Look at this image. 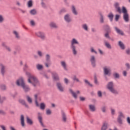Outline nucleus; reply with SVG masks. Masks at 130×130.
<instances>
[{
    "label": "nucleus",
    "mask_w": 130,
    "mask_h": 130,
    "mask_svg": "<svg viewBox=\"0 0 130 130\" xmlns=\"http://www.w3.org/2000/svg\"><path fill=\"white\" fill-rule=\"evenodd\" d=\"M16 84L19 87H22L23 91L25 93H27V92H30V91L31 90V88H30V87L25 84V82L24 81V78H23V77H21L17 79L16 82Z\"/></svg>",
    "instance_id": "nucleus-1"
},
{
    "label": "nucleus",
    "mask_w": 130,
    "mask_h": 130,
    "mask_svg": "<svg viewBox=\"0 0 130 130\" xmlns=\"http://www.w3.org/2000/svg\"><path fill=\"white\" fill-rule=\"evenodd\" d=\"M25 74L28 78V82L31 84L34 87H36L37 86H40V82H39V81L36 77L31 75V74L28 72H26Z\"/></svg>",
    "instance_id": "nucleus-2"
},
{
    "label": "nucleus",
    "mask_w": 130,
    "mask_h": 130,
    "mask_svg": "<svg viewBox=\"0 0 130 130\" xmlns=\"http://www.w3.org/2000/svg\"><path fill=\"white\" fill-rule=\"evenodd\" d=\"M106 88L113 95H118L119 92L114 88V83L113 81L109 82L106 86Z\"/></svg>",
    "instance_id": "nucleus-3"
},
{
    "label": "nucleus",
    "mask_w": 130,
    "mask_h": 130,
    "mask_svg": "<svg viewBox=\"0 0 130 130\" xmlns=\"http://www.w3.org/2000/svg\"><path fill=\"white\" fill-rule=\"evenodd\" d=\"M75 44H79V43L77 39L73 38L71 42L70 48L74 55L78 54V51L77 50V47L75 45Z\"/></svg>",
    "instance_id": "nucleus-4"
},
{
    "label": "nucleus",
    "mask_w": 130,
    "mask_h": 130,
    "mask_svg": "<svg viewBox=\"0 0 130 130\" xmlns=\"http://www.w3.org/2000/svg\"><path fill=\"white\" fill-rule=\"evenodd\" d=\"M122 13H123V19L125 21V22H128L129 21V18L128 16V13H127V10H126V8L124 7V6H123L122 7Z\"/></svg>",
    "instance_id": "nucleus-5"
},
{
    "label": "nucleus",
    "mask_w": 130,
    "mask_h": 130,
    "mask_svg": "<svg viewBox=\"0 0 130 130\" xmlns=\"http://www.w3.org/2000/svg\"><path fill=\"white\" fill-rule=\"evenodd\" d=\"M45 66L46 68H49L50 66H51V57L49 54H46L45 55Z\"/></svg>",
    "instance_id": "nucleus-6"
},
{
    "label": "nucleus",
    "mask_w": 130,
    "mask_h": 130,
    "mask_svg": "<svg viewBox=\"0 0 130 130\" xmlns=\"http://www.w3.org/2000/svg\"><path fill=\"white\" fill-rule=\"evenodd\" d=\"M122 118H124V115H123V113L121 111L118 112L117 121L119 124H122Z\"/></svg>",
    "instance_id": "nucleus-7"
},
{
    "label": "nucleus",
    "mask_w": 130,
    "mask_h": 130,
    "mask_svg": "<svg viewBox=\"0 0 130 130\" xmlns=\"http://www.w3.org/2000/svg\"><path fill=\"white\" fill-rule=\"evenodd\" d=\"M104 76H111V69L110 67L106 66L103 68Z\"/></svg>",
    "instance_id": "nucleus-8"
},
{
    "label": "nucleus",
    "mask_w": 130,
    "mask_h": 130,
    "mask_svg": "<svg viewBox=\"0 0 130 130\" xmlns=\"http://www.w3.org/2000/svg\"><path fill=\"white\" fill-rule=\"evenodd\" d=\"M56 87L59 91V92H64V88L63 87V86H62V83L60 82H56L55 83Z\"/></svg>",
    "instance_id": "nucleus-9"
},
{
    "label": "nucleus",
    "mask_w": 130,
    "mask_h": 130,
    "mask_svg": "<svg viewBox=\"0 0 130 130\" xmlns=\"http://www.w3.org/2000/svg\"><path fill=\"white\" fill-rule=\"evenodd\" d=\"M37 36L39 37L41 40H45L46 39V36H45V33L42 31H38L36 34Z\"/></svg>",
    "instance_id": "nucleus-10"
},
{
    "label": "nucleus",
    "mask_w": 130,
    "mask_h": 130,
    "mask_svg": "<svg viewBox=\"0 0 130 130\" xmlns=\"http://www.w3.org/2000/svg\"><path fill=\"white\" fill-rule=\"evenodd\" d=\"M38 120L42 127H45L44 123H43V118L40 112L38 113Z\"/></svg>",
    "instance_id": "nucleus-11"
},
{
    "label": "nucleus",
    "mask_w": 130,
    "mask_h": 130,
    "mask_svg": "<svg viewBox=\"0 0 130 130\" xmlns=\"http://www.w3.org/2000/svg\"><path fill=\"white\" fill-rule=\"evenodd\" d=\"M89 60L90 61V63L91 64V67L92 68H96V58L95 57V56L91 55L90 56Z\"/></svg>",
    "instance_id": "nucleus-12"
},
{
    "label": "nucleus",
    "mask_w": 130,
    "mask_h": 130,
    "mask_svg": "<svg viewBox=\"0 0 130 130\" xmlns=\"http://www.w3.org/2000/svg\"><path fill=\"white\" fill-rule=\"evenodd\" d=\"M52 77L54 82H60L59 76H58V74L56 72L52 73Z\"/></svg>",
    "instance_id": "nucleus-13"
},
{
    "label": "nucleus",
    "mask_w": 130,
    "mask_h": 130,
    "mask_svg": "<svg viewBox=\"0 0 130 130\" xmlns=\"http://www.w3.org/2000/svg\"><path fill=\"white\" fill-rule=\"evenodd\" d=\"M69 92L70 93H71V94L72 95V96H73V98H74V99H77L78 96L77 95V94H80V93H81V92H80L79 90H77L76 93L74 91V90H73V89H72V88L69 89Z\"/></svg>",
    "instance_id": "nucleus-14"
},
{
    "label": "nucleus",
    "mask_w": 130,
    "mask_h": 130,
    "mask_svg": "<svg viewBox=\"0 0 130 130\" xmlns=\"http://www.w3.org/2000/svg\"><path fill=\"white\" fill-rule=\"evenodd\" d=\"M71 12L74 16H78L79 15V13L77 10V7L74 5L71 6Z\"/></svg>",
    "instance_id": "nucleus-15"
},
{
    "label": "nucleus",
    "mask_w": 130,
    "mask_h": 130,
    "mask_svg": "<svg viewBox=\"0 0 130 130\" xmlns=\"http://www.w3.org/2000/svg\"><path fill=\"white\" fill-rule=\"evenodd\" d=\"M114 7L116 10V11L119 13V14H121V9H120V7H119V3L118 2L115 3L114 5Z\"/></svg>",
    "instance_id": "nucleus-16"
},
{
    "label": "nucleus",
    "mask_w": 130,
    "mask_h": 130,
    "mask_svg": "<svg viewBox=\"0 0 130 130\" xmlns=\"http://www.w3.org/2000/svg\"><path fill=\"white\" fill-rule=\"evenodd\" d=\"M1 74L2 76H5L6 74V66L2 63L0 64Z\"/></svg>",
    "instance_id": "nucleus-17"
},
{
    "label": "nucleus",
    "mask_w": 130,
    "mask_h": 130,
    "mask_svg": "<svg viewBox=\"0 0 130 130\" xmlns=\"http://www.w3.org/2000/svg\"><path fill=\"white\" fill-rule=\"evenodd\" d=\"M64 20L67 23H71L72 22V18H71V16L69 14H67L64 16Z\"/></svg>",
    "instance_id": "nucleus-18"
},
{
    "label": "nucleus",
    "mask_w": 130,
    "mask_h": 130,
    "mask_svg": "<svg viewBox=\"0 0 130 130\" xmlns=\"http://www.w3.org/2000/svg\"><path fill=\"white\" fill-rule=\"evenodd\" d=\"M12 33L14 35L15 39H17V40L21 39V36H20V34L17 30H13Z\"/></svg>",
    "instance_id": "nucleus-19"
},
{
    "label": "nucleus",
    "mask_w": 130,
    "mask_h": 130,
    "mask_svg": "<svg viewBox=\"0 0 130 130\" xmlns=\"http://www.w3.org/2000/svg\"><path fill=\"white\" fill-rule=\"evenodd\" d=\"M61 66L63 68L64 71H66L68 72L69 69H68V66L67 65V63L64 61H61L60 62Z\"/></svg>",
    "instance_id": "nucleus-20"
},
{
    "label": "nucleus",
    "mask_w": 130,
    "mask_h": 130,
    "mask_svg": "<svg viewBox=\"0 0 130 130\" xmlns=\"http://www.w3.org/2000/svg\"><path fill=\"white\" fill-rule=\"evenodd\" d=\"M118 45L122 50H124V49H125V45H124V44H123L121 41H119L118 42Z\"/></svg>",
    "instance_id": "nucleus-21"
},
{
    "label": "nucleus",
    "mask_w": 130,
    "mask_h": 130,
    "mask_svg": "<svg viewBox=\"0 0 130 130\" xmlns=\"http://www.w3.org/2000/svg\"><path fill=\"white\" fill-rule=\"evenodd\" d=\"M62 120L63 122H67V114L63 110L61 111Z\"/></svg>",
    "instance_id": "nucleus-22"
},
{
    "label": "nucleus",
    "mask_w": 130,
    "mask_h": 130,
    "mask_svg": "<svg viewBox=\"0 0 130 130\" xmlns=\"http://www.w3.org/2000/svg\"><path fill=\"white\" fill-rule=\"evenodd\" d=\"M103 28L105 31V32H111V28L110 26L107 24L104 25L103 26Z\"/></svg>",
    "instance_id": "nucleus-23"
},
{
    "label": "nucleus",
    "mask_w": 130,
    "mask_h": 130,
    "mask_svg": "<svg viewBox=\"0 0 130 130\" xmlns=\"http://www.w3.org/2000/svg\"><path fill=\"white\" fill-rule=\"evenodd\" d=\"M114 29L116 32L117 33V34H119V35H121L122 36H123V35H124V33H123V31L119 29L118 28H117V27L115 26Z\"/></svg>",
    "instance_id": "nucleus-24"
},
{
    "label": "nucleus",
    "mask_w": 130,
    "mask_h": 130,
    "mask_svg": "<svg viewBox=\"0 0 130 130\" xmlns=\"http://www.w3.org/2000/svg\"><path fill=\"white\" fill-rule=\"evenodd\" d=\"M99 15L100 16V23L104 24V21L105 20V18L104 17V16H103V14H102V13H100Z\"/></svg>",
    "instance_id": "nucleus-25"
},
{
    "label": "nucleus",
    "mask_w": 130,
    "mask_h": 130,
    "mask_svg": "<svg viewBox=\"0 0 130 130\" xmlns=\"http://www.w3.org/2000/svg\"><path fill=\"white\" fill-rule=\"evenodd\" d=\"M109 124L108 122H104L101 130H106L107 128H108Z\"/></svg>",
    "instance_id": "nucleus-26"
},
{
    "label": "nucleus",
    "mask_w": 130,
    "mask_h": 130,
    "mask_svg": "<svg viewBox=\"0 0 130 130\" xmlns=\"http://www.w3.org/2000/svg\"><path fill=\"white\" fill-rule=\"evenodd\" d=\"M49 26L51 28H54V29H57L58 28V26L56 25V23L53 21L50 23Z\"/></svg>",
    "instance_id": "nucleus-27"
},
{
    "label": "nucleus",
    "mask_w": 130,
    "mask_h": 130,
    "mask_svg": "<svg viewBox=\"0 0 130 130\" xmlns=\"http://www.w3.org/2000/svg\"><path fill=\"white\" fill-rule=\"evenodd\" d=\"M104 43L105 46L108 49H111L112 48L111 45H110V43L107 42V41H104Z\"/></svg>",
    "instance_id": "nucleus-28"
},
{
    "label": "nucleus",
    "mask_w": 130,
    "mask_h": 130,
    "mask_svg": "<svg viewBox=\"0 0 130 130\" xmlns=\"http://www.w3.org/2000/svg\"><path fill=\"white\" fill-rule=\"evenodd\" d=\"M19 102L20 103V104H22V105L25 106L26 108H29V106L27 104L26 101H25L24 100L20 99L19 100Z\"/></svg>",
    "instance_id": "nucleus-29"
},
{
    "label": "nucleus",
    "mask_w": 130,
    "mask_h": 130,
    "mask_svg": "<svg viewBox=\"0 0 130 130\" xmlns=\"http://www.w3.org/2000/svg\"><path fill=\"white\" fill-rule=\"evenodd\" d=\"M89 109L91 112H95L96 111V107L94 105H89Z\"/></svg>",
    "instance_id": "nucleus-30"
},
{
    "label": "nucleus",
    "mask_w": 130,
    "mask_h": 130,
    "mask_svg": "<svg viewBox=\"0 0 130 130\" xmlns=\"http://www.w3.org/2000/svg\"><path fill=\"white\" fill-rule=\"evenodd\" d=\"M20 121L21 126L24 127L25 126V119L24 117V115H21L20 118Z\"/></svg>",
    "instance_id": "nucleus-31"
},
{
    "label": "nucleus",
    "mask_w": 130,
    "mask_h": 130,
    "mask_svg": "<svg viewBox=\"0 0 130 130\" xmlns=\"http://www.w3.org/2000/svg\"><path fill=\"white\" fill-rule=\"evenodd\" d=\"M113 77L114 79H119L120 78V75L117 72L113 73Z\"/></svg>",
    "instance_id": "nucleus-32"
},
{
    "label": "nucleus",
    "mask_w": 130,
    "mask_h": 130,
    "mask_svg": "<svg viewBox=\"0 0 130 130\" xmlns=\"http://www.w3.org/2000/svg\"><path fill=\"white\" fill-rule=\"evenodd\" d=\"M72 80L74 81V82H76L77 83H81V81H80V79L77 77V75H73Z\"/></svg>",
    "instance_id": "nucleus-33"
},
{
    "label": "nucleus",
    "mask_w": 130,
    "mask_h": 130,
    "mask_svg": "<svg viewBox=\"0 0 130 130\" xmlns=\"http://www.w3.org/2000/svg\"><path fill=\"white\" fill-rule=\"evenodd\" d=\"M29 13L32 16H35V15L37 14V10H36V9H31L30 10Z\"/></svg>",
    "instance_id": "nucleus-34"
},
{
    "label": "nucleus",
    "mask_w": 130,
    "mask_h": 130,
    "mask_svg": "<svg viewBox=\"0 0 130 130\" xmlns=\"http://www.w3.org/2000/svg\"><path fill=\"white\" fill-rule=\"evenodd\" d=\"M26 121L27 123H28V124H29V125H33V121L32 120V119H30L29 117H26Z\"/></svg>",
    "instance_id": "nucleus-35"
},
{
    "label": "nucleus",
    "mask_w": 130,
    "mask_h": 130,
    "mask_svg": "<svg viewBox=\"0 0 130 130\" xmlns=\"http://www.w3.org/2000/svg\"><path fill=\"white\" fill-rule=\"evenodd\" d=\"M68 12V10L66 8H62L58 12L59 15H62V14H64V13H67Z\"/></svg>",
    "instance_id": "nucleus-36"
},
{
    "label": "nucleus",
    "mask_w": 130,
    "mask_h": 130,
    "mask_svg": "<svg viewBox=\"0 0 130 130\" xmlns=\"http://www.w3.org/2000/svg\"><path fill=\"white\" fill-rule=\"evenodd\" d=\"M94 83L96 86H99V82H98V80L97 79V76L96 74L94 75Z\"/></svg>",
    "instance_id": "nucleus-37"
},
{
    "label": "nucleus",
    "mask_w": 130,
    "mask_h": 130,
    "mask_svg": "<svg viewBox=\"0 0 130 130\" xmlns=\"http://www.w3.org/2000/svg\"><path fill=\"white\" fill-rule=\"evenodd\" d=\"M113 17H114V15L112 13H110L108 15V17L110 19V22H112V21H113Z\"/></svg>",
    "instance_id": "nucleus-38"
},
{
    "label": "nucleus",
    "mask_w": 130,
    "mask_h": 130,
    "mask_svg": "<svg viewBox=\"0 0 130 130\" xmlns=\"http://www.w3.org/2000/svg\"><path fill=\"white\" fill-rule=\"evenodd\" d=\"M82 28L85 31H88L89 30V27H88V25H87V24H82Z\"/></svg>",
    "instance_id": "nucleus-39"
},
{
    "label": "nucleus",
    "mask_w": 130,
    "mask_h": 130,
    "mask_svg": "<svg viewBox=\"0 0 130 130\" xmlns=\"http://www.w3.org/2000/svg\"><path fill=\"white\" fill-rule=\"evenodd\" d=\"M26 100L29 104H32V103L33 102V101L32 100V98L30 97L29 95H26Z\"/></svg>",
    "instance_id": "nucleus-40"
},
{
    "label": "nucleus",
    "mask_w": 130,
    "mask_h": 130,
    "mask_svg": "<svg viewBox=\"0 0 130 130\" xmlns=\"http://www.w3.org/2000/svg\"><path fill=\"white\" fill-rule=\"evenodd\" d=\"M28 8H32L33 7V1L32 0H29L27 2Z\"/></svg>",
    "instance_id": "nucleus-41"
},
{
    "label": "nucleus",
    "mask_w": 130,
    "mask_h": 130,
    "mask_svg": "<svg viewBox=\"0 0 130 130\" xmlns=\"http://www.w3.org/2000/svg\"><path fill=\"white\" fill-rule=\"evenodd\" d=\"M36 68L38 71H41V70L43 69V66L40 64H38Z\"/></svg>",
    "instance_id": "nucleus-42"
},
{
    "label": "nucleus",
    "mask_w": 130,
    "mask_h": 130,
    "mask_svg": "<svg viewBox=\"0 0 130 130\" xmlns=\"http://www.w3.org/2000/svg\"><path fill=\"white\" fill-rule=\"evenodd\" d=\"M40 109H41L42 110H44V109H45V104H44V103H41L40 104Z\"/></svg>",
    "instance_id": "nucleus-43"
},
{
    "label": "nucleus",
    "mask_w": 130,
    "mask_h": 130,
    "mask_svg": "<svg viewBox=\"0 0 130 130\" xmlns=\"http://www.w3.org/2000/svg\"><path fill=\"white\" fill-rule=\"evenodd\" d=\"M0 88L3 91H6V90H7V86L5 84L1 85Z\"/></svg>",
    "instance_id": "nucleus-44"
},
{
    "label": "nucleus",
    "mask_w": 130,
    "mask_h": 130,
    "mask_svg": "<svg viewBox=\"0 0 130 130\" xmlns=\"http://www.w3.org/2000/svg\"><path fill=\"white\" fill-rule=\"evenodd\" d=\"M84 81L85 84H87V85H88V86H90V87H93V84L90 83V82H89L87 79H84Z\"/></svg>",
    "instance_id": "nucleus-45"
},
{
    "label": "nucleus",
    "mask_w": 130,
    "mask_h": 130,
    "mask_svg": "<svg viewBox=\"0 0 130 130\" xmlns=\"http://www.w3.org/2000/svg\"><path fill=\"white\" fill-rule=\"evenodd\" d=\"M101 110L103 113H105L106 112V106H103L101 108Z\"/></svg>",
    "instance_id": "nucleus-46"
},
{
    "label": "nucleus",
    "mask_w": 130,
    "mask_h": 130,
    "mask_svg": "<svg viewBox=\"0 0 130 130\" xmlns=\"http://www.w3.org/2000/svg\"><path fill=\"white\" fill-rule=\"evenodd\" d=\"M37 54L39 57H43V53L41 51H38Z\"/></svg>",
    "instance_id": "nucleus-47"
},
{
    "label": "nucleus",
    "mask_w": 130,
    "mask_h": 130,
    "mask_svg": "<svg viewBox=\"0 0 130 130\" xmlns=\"http://www.w3.org/2000/svg\"><path fill=\"white\" fill-rule=\"evenodd\" d=\"M125 66L126 67V70L127 71H129L130 70V64L129 63H126L125 64Z\"/></svg>",
    "instance_id": "nucleus-48"
},
{
    "label": "nucleus",
    "mask_w": 130,
    "mask_h": 130,
    "mask_svg": "<svg viewBox=\"0 0 130 130\" xmlns=\"http://www.w3.org/2000/svg\"><path fill=\"white\" fill-rule=\"evenodd\" d=\"M90 52L92 53H95V54H98V53L97 52V51H96V50H95V49H94V48L93 47H91L90 48Z\"/></svg>",
    "instance_id": "nucleus-49"
},
{
    "label": "nucleus",
    "mask_w": 130,
    "mask_h": 130,
    "mask_svg": "<svg viewBox=\"0 0 130 130\" xmlns=\"http://www.w3.org/2000/svg\"><path fill=\"white\" fill-rule=\"evenodd\" d=\"M109 33H111V32H106V33L104 35L105 37L106 38H107L108 39H110V36H109Z\"/></svg>",
    "instance_id": "nucleus-50"
},
{
    "label": "nucleus",
    "mask_w": 130,
    "mask_h": 130,
    "mask_svg": "<svg viewBox=\"0 0 130 130\" xmlns=\"http://www.w3.org/2000/svg\"><path fill=\"white\" fill-rule=\"evenodd\" d=\"M4 21H5L4 16L2 14H0V23H3Z\"/></svg>",
    "instance_id": "nucleus-51"
},
{
    "label": "nucleus",
    "mask_w": 130,
    "mask_h": 130,
    "mask_svg": "<svg viewBox=\"0 0 130 130\" xmlns=\"http://www.w3.org/2000/svg\"><path fill=\"white\" fill-rule=\"evenodd\" d=\"M64 83L66 85H69V83H70V80L67 78H64Z\"/></svg>",
    "instance_id": "nucleus-52"
},
{
    "label": "nucleus",
    "mask_w": 130,
    "mask_h": 130,
    "mask_svg": "<svg viewBox=\"0 0 130 130\" xmlns=\"http://www.w3.org/2000/svg\"><path fill=\"white\" fill-rule=\"evenodd\" d=\"M46 113L47 115H50L51 114V111L50 109H48L46 110Z\"/></svg>",
    "instance_id": "nucleus-53"
},
{
    "label": "nucleus",
    "mask_w": 130,
    "mask_h": 130,
    "mask_svg": "<svg viewBox=\"0 0 130 130\" xmlns=\"http://www.w3.org/2000/svg\"><path fill=\"white\" fill-rule=\"evenodd\" d=\"M41 6H42V7L44 8V9H46V4H45V3L43 2L42 1L41 3Z\"/></svg>",
    "instance_id": "nucleus-54"
},
{
    "label": "nucleus",
    "mask_w": 130,
    "mask_h": 130,
    "mask_svg": "<svg viewBox=\"0 0 130 130\" xmlns=\"http://www.w3.org/2000/svg\"><path fill=\"white\" fill-rule=\"evenodd\" d=\"M120 17V15L117 14L115 15V20L116 22H117V21H118V20H119Z\"/></svg>",
    "instance_id": "nucleus-55"
},
{
    "label": "nucleus",
    "mask_w": 130,
    "mask_h": 130,
    "mask_svg": "<svg viewBox=\"0 0 130 130\" xmlns=\"http://www.w3.org/2000/svg\"><path fill=\"white\" fill-rule=\"evenodd\" d=\"M98 97H100V98H101L102 97V92L100 90L98 91Z\"/></svg>",
    "instance_id": "nucleus-56"
},
{
    "label": "nucleus",
    "mask_w": 130,
    "mask_h": 130,
    "mask_svg": "<svg viewBox=\"0 0 130 130\" xmlns=\"http://www.w3.org/2000/svg\"><path fill=\"white\" fill-rule=\"evenodd\" d=\"M16 5L17 6V7H22V4L20 2V1H16Z\"/></svg>",
    "instance_id": "nucleus-57"
},
{
    "label": "nucleus",
    "mask_w": 130,
    "mask_h": 130,
    "mask_svg": "<svg viewBox=\"0 0 130 130\" xmlns=\"http://www.w3.org/2000/svg\"><path fill=\"white\" fill-rule=\"evenodd\" d=\"M5 49H6V50H7V51H8V52H12V49H11V47L8 46L5 48Z\"/></svg>",
    "instance_id": "nucleus-58"
},
{
    "label": "nucleus",
    "mask_w": 130,
    "mask_h": 130,
    "mask_svg": "<svg viewBox=\"0 0 130 130\" xmlns=\"http://www.w3.org/2000/svg\"><path fill=\"white\" fill-rule=\"evenodd\" d=\"M125 53L127 55H130V49L128 48L125 50Z\"/></svg>",
    "instance_id": "nucleus-59"
},
{
    "label": "nucleus",
    "mask_w": 130,
    "mask_h": 130,
    "mask_svg": "<svg viewBox=\"0 0 130 130\" xmlns=\"http://www.w3.org/2000/svg\"><path fill=\"white\" fill-rule=\"evenodd\" d=\"M0 114H2V115H6V114H7V113H6L5 111L3 110H0Z\"/></svg>",
    "instance_id": "nucleus-60"
},
{
    "label": "nucleus",
    "mask_w": 130,
    "mask_h": 130,
    "mask_svg": "<svg viewBox=\"0 0 130 130\" xmlns=\"http://www.w3.org/2000/svg\"><path fill=\"white\" fill-rule=\"evenodd\" d=\"M122 75L123 76V77H126V76H127V72H126V71L124 70L122 72Z\"/></svg>",
    "instance_id": "nucleus-61"
},
{
    "label": "nucleus",
    "mask_w": 130,
    "mask_h": 130,
    "mask_svg": "<svg viewBox=\"0 0 130 130\" xmlns=\"http://www.w3.org/2000/svg\"><path fill=\"white\" fill-rule=\"evenodd\" d=\"M30 24L32 27H34V26H35V21H34V20H31Z\"/></svg>",
    "instance_id": "nucleus-62"
},
{
    "label": "nucleus",
    "mask_w": 130,
    "mask_h": 130,
    "mask_svg": "<svg viewBox=\"0 0 130 130\" xmlns=\"http://www.w3.org/2000/svg\"><path fill=\"white\" fill-rule=\"evenodd\" d=\"M0 127L1 128H2V130H7V128H6V126L4 125H1Z\"/></svg>",
    "instance_id": "nucleus-63"
},
{
    "label": "nucleus",
    "mask_w": 130,
    "mask_h": 130,
    "mask_svg": "<svg viewBox=\"0 0 130 130\" xmlns=\"http://www.w3.org/2000/svg\"><path fill=\"white\" fill-rule=\"evenodd\" d=\"M126 121H127V123H128L130 125V117H127Z\"/></svg>",
    "instance_id": "nucleus-64"
}]
</instances>
